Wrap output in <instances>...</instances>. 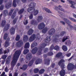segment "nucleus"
Instances as JSON below:
<instances>
[{
    "label": "nucleus",
    "instance_id": "1",
    "mask_svg": "<svg viewBox=\"0 0 76 76\" xmlns=\"http://www.w3.org/2000/svg\"><path fill=\"white\" fill-rule=\"evenodd\" d=\"M21 51L20 50H17L15 51L13 56V60L11 64V70H13V68L16 64L18 58L21 53Z\"/></svg>",
    "mask_w": 76,
    "mask_h": 76
},
{
    "label": "nucleus",
    "instance_id": "2",
    "mask_svg": "<svg viewBox=\"0 0 76 76\" xmlns=\"http://www.w3.org/2000/svg\"><path fill=\"white\" fill-rule=\"evenodd\" d=\"M51 37L50 36H47L45 39V42L41 44L38 52V54L39 55H41L42 54V52L43 49L45 48L47 45V44L49 43L50 41Z\"/></svg>",
    "mask_w": 76,
    "mask_h": 76
},
{
    "label": "nucleus",
    "instance_id": "3",
    "mask_svg": "<svg viewBox=\"0 0 76 76\" xmlns=\"http://www.w3.org/2000/svg\"><path fill=\"white\" fill-rule=\"evenodd\" d=\"M36 5V4L34 2H31L29 4V7H31L27 9L28 12H34V16H36L39 13L38 10H35V6Z\"/></svg>",
    "mask_w": 76,
    "mask_h": 76
},
{
    "label": "nucleus",
    "instance_id": "4",
    "mask_svg": "<svg viewBox=\"0 0 76 76\" xmlns=\"http://www.w3.org/2000/svg\"><path fill=\"white\" fill-rule=\"evenodd\" d=\"M64 62L65 61L64 60L61 59L58 63V65L61 66V67L62 69L59 72V74L61 76H64L65 75V70L64 69L65 66L64 64Z\"/></svg>",
    "mask_w": 76,
    "mask_h": 76
},
{
    "label": "nucleus",
    "instance_id": "5",
    "mask_svg": "<svg viewBox=\"0 0 76 76\" xmlns=\"http://www.w3.org/2000/svg\"><path fill=\"white\" fill-rule=\"evenodd\" d=\"M64 20L65 22L66 23L68 24V26H69L70 29H74L75 31H76V26H74V27L73 26H72V25L70 24L71 23V22L69 21V20L65 18H64Z\"/></svg>",
    "mask_w": 76,
    "mask_h": 76
},
{
    "label": "nucleus",
    "instance_id": "6",
    "mask_svg": "<svg viewBox=\"0 0 76 76\" xmlns=\"http://www.w3.org/2000/svg\"><path fill=\"white\" fill-rule=\"evenodd\" d=\"M76 69V64L75 65L72 63H69L68 65L67 69L69 70H72L74 69Z\"/></svg>",
    "mask_w": 76,
    "mask_h": 76
},
{
    "label": "nucleus",
    "instance_id": "7",
    "mask_svg": "<svg viewBox=\"0 0 76 76\" xmlns=\"http://www.w3.org/2000/svg\"><path fill=\"white\" fill-rule=\"evenodd\" d=\"M53 49L57 51H58L60 50L59 47L58 46L56 45L54 47L53 45H52L49 49L50 50H52Z\"/></svg>",
    "mask_w": 76,
    "mask_h": 76
},
{
    "label": "nucleus",
    "instance_id": "8",
    "mask_svg": "<svg viewBox=\"0 0 76 76\" xmlns=\"http://www.w3.org/2000/svg\"><path fill=\"white\" fill-rule=\"evenodd\" d=\"M23 43L22 40H20L18 42H16V46L20 48L22 46Z\"/></svg>",
    "mask_w": 76,
    "mask_h": 76
},
{
    "label": "nucleus",
    "instance_id": "9",
    "mask_svg": "<svg viewBox=\"0 0 76 76\" xmlns=\"http://www.w3.org/2000/svg\"><path fill=\"white\" fill-rule=\"evenodd\" d=\"M45 24L44 23H40L38 25V28L39 29H43L45 27Z\"/></svg>",
    "mask_w": 76,
    "mask_h": 76
},
{
    "label": "nucleus",
    "instance_id": "10",
    "mask_svg": "<svg viewBox=\"0 0 76 76\" xmlns=\"http://www.w3.org/2000/svg\"><path fill=\"white\" fill-rule=\"evenodd\" d=\"M55 30L54 29L52 28L48 31V33L50 35H53L55 34Z\"/></svg>",
    "mask_w": 76,
    "mask_h": 76
},
{
    "label": "nucleus",
    "instance_id": "11",
    "mask_svg": "<svg viewBox=\"0 0 76 76\" xmlns=\"http://www.w3.org/2000/svg\"><path fill=\"white\" fill-rule=\"evenodd\" d=\"M54 9L57 11H61L64 12V10L63 9L61 8V7L60 5H59L58 7L55 6V8H54Z\"/></svg>",
    "mask_w": 76,
    "mask_h": 76
},
{
    "label": "nucleus",
    "instance_id": "12",
    "mask_svg": "<svg viewBox=\"0 0 76 76\" xmlns=\"http://www.w3.org/2000/svg\"><path fill=\"white\" fill-rule=\"evenodd\" d=\"M36 37V35L35 34H33L32 35H31V37L29 39V41L30 42H32L34 41Z\"/></svg>",
    "mask_w": 76,
    "mask_h": 76
},
{
    "label": "nucleus",
    "instance_id": "13",
    "mask_svg": "<svg viewBox=\"0 0 76 76\" xmlns=\"http://www.w3.org/2000/svg\"><path fill=\"white\" fill-rule=\"evenodd\" d=\"M11 56H9L7 58H6L5 64H9L10 63L11 60Z\"/></svg>",
    "mask_w": 76,
    "mask_h": 76
},
{
    "label": "nucleus",
    "instance_id": "14",
    "mask_svg": "<svg viewBox=\"0 0 76 76\" xmlns=\"http://www.w3.org/2000/svg\"><path fill=\"white\" fill-rule=\"evenodd\" d=\"M32 57V54L31 53H29L27 54L26 56V58L27 60L30 61Z\"/></svg>",
    "mask_w": 76,
    "mask_h": 76
},
{
    "label": "nucleus",
    "instance_id": "15",
    "mask_svg": "<svg viewBox=\"0 0 76 76\" xmlns=\"http://www.w3.org/2000/svg\"><path fill=\"white\" fill-rule=\"evenodd\" d=\"M35 60V59L34 58H33L32 60H31L30 61H29V62L28 64V66L30 67L33 64H34V62Z\"/></svg>",
    "mask_w": 76,
    "mask_h": 76
},
{
    "label": "nucleus",
    "instance_id": "16",
    "mask_svg": "<svg viewBox=\"0 0 76 76\" xmlns=\"http://www.w3.org/2000/svg\"><path fill=\"white\" fill-rule=\"evenodd\" d=\"M42 62V59L40 58H38L36 60L35 62V64L37 65L39 64H41Z\"/></svg>",
    "mask_w": 76,
    "mask_h": 76
},
{
    "label": "nucleus",
    "instance_id": "17",
    "mask_svg": "<svg viewBox=\"0 0 76 76\" xmlns=\"http://www.w3.org/2000/svg\"><path fill=\"white\" fill-rule=\"evenodd\" d=\"M15 28H14L13 27H12L10 29V33L11 35H13L15 33Z\"/></svg>",
    "mask_w": 76,
    "mask_h": 76
},
{
    "label": "nucleus",
    "instance_id": "18",
    "mask_svg": "<svg viewBox=\"0 0 76 76\" xmlns=\"http://www.w3.org/2000/svg\"><path fill=\"white\" fill-rule=\"evenodd\" d=\"M62 56V53L61 52H58L56 55V57L59 58Z\"/></svg>",
    "mask_w": 76,
    "mask_h": 76
},
{
    "label": "nucleus",
    "instance_id": "19",
    "mask_svg": "<svg viewBox=\"0 0 76 76\" xmlns=\"http://www.w3.org/2000/svg\"><path fill=\"white\" fill-rule=\"evenodd\" d=\"M45 61V64H47V65H49L50 64V60L48 58L47 59H44Z\"/></svg>",
    "mask_w": 76,
    "mask_h": 76
},
{
    "label": "nucleus",
    "instance_id": "20",
    "mask_svg": "<svg viewBox=\"0 0 76 76\" xmlns=\"http://www.w3.org/2000/svg\"><path fill=\"white\" fill-rule=\"evenodd\" d=\"M12 5V3H8L5 4V7L7 9H9L10 7H11Z\"/></svg>",
    "mask_w": 76,
    "mask_h": 76
},
{
    "label": "nucleus",
    "instance_id": "21",
    "mask_svg": "<svg viewBox=\"0 0 76 76\" xmlns=\"http://www.w3.org/2000/svg\"><path fill=\"white\" fill-rule=\"evenodd\" d=\"M19 2V0H14L13 2V6L14 7H15L16 6V2L17 3H18Z\"/></svg>",
    "mask_w": 76,
    "mask_h": 76
},
{
    "label": "nucleus",
    "instance_id": "22",
    "mask_svg": "<svg viewBox=\"0 0 76 76\" xmlns=\"http://www.w3.org/2000/svg\"><path fill=\"white\" fill-rule=\"evenodd\" d=\"M27 65L25 64L23 66V67H20V69H22V70H25L27 69Z\"/></svg>",
    "mask_w": 76,
    "mask_h": 76
},
{
    "label": "nucleus",
    "instance_id": "23",
    "mask_svg": "<svg viewBox=\"0 0 76 76\" xmlns=\"http://www.w3.org/2000/svg\"><path fill=\"white\" fill-rule=\"evenodd\" d=\"M37 50L38 48H34L33 49H32V50H31V53H32L33 54H36Z\"/></svg>",
    "mask_w": 76,
    "mask_h": 76
},
{
    "label": "nucleus",
    "instance_id": "24",
    "mask_svg": "<svg viewBox=\"0 0 76 76\" xmlns=\"http://www.w3.org/2000/svg\"><path fill=\"white\" fill-rule=\"evenodd\" d=\"M31 25H37V23L36 20H31Z\"/></svg>",
    "mask_w": 76,
    "mask_h": 76
},
{
    "label": "nucleus",
    "instance_id": "25",
    "mask_svg": "<svg viewBox=\"0 0 76 76\" xmlns=\"http://www.w3.org/2000/svg\"><path fill=\"white\" fill-rule=\"evenodd\" d=\"M10 27V24H6V26H5V27H4V30H5V31H7L9 29Z\"/></svg>",
    "mask_w": 76,
    "mask_h": 76
},
{
    "label": "nucleus",
    "instance_id": "26",
    "mask_svg": "<svg viewBox=\"0 0 76 76\" xmlns=\"http://www.w3.org/2000/svg\"><path fill=\"white\" fill-rule=\"evenodd\" d=\"M59 37V35H56L55 36V38L54 39V41L56 42H58V38Z\"/></svg>",
    "mask_w": 76,
    "mask_h": 76
},
{
    "label": "nucleus",
    "instance_id": "27",
    "mask_svg": "<svg viewBox=\"0 0 76 76\" xmlns=\"http://www.w3.org/2000/svg\"><path fill=\"white\" fill-rule=\"evenodd\" d=\"M34 30H32L31 28H30V29H29L28 32V34L29 35H31L34 32Z\"/></svg>",
    "mask_w": 76,
    "mask_h": 76
},
{
    "label": "nucleus",
    "instance_id": "28",
    "mask_svg": "<svg viewBox=\"0 0 76 76\" xmlns=\"http://www.w3.org/2000/svg\"><path fill=\"white\" fill-rule=\"evenodd\" d=\"M43 19V18L42 16H38L37 20L38 22H41V21Z\"/></svg>",
    "mask_w": 76,
    "mask_h": 76
},
{
    "label": "nucleus",
    "instance_id": "29",
    "mask_svg": "<svg viewBox=\"0 0 76 76\" xmlns=\"http://www.w3.org/2000/svg\"><path fill=\"white\" fill-rule=\"evenodd\" d=\"M62 49L64 51H67L68 50L67 47L65 45H64L62 47Z\"/></svg>",
    "mask_w": 76,
    "mask_h": 76
},
{
    "label": "nucleus",
    "instance_id": "30",
    "mask_svg": "<svg viewBox=\"0 0 76 76\" xmlns=\"http://www.w3.org/2000/svg\"><path fill=\"white\" fill-rule=\"evenodd\" d=\"M30 47V45L29 42H27L25 45L24 48H29Z\"/></svg>",
    "mask_w": 76,
    "mask_h": 76
},
{
    "label": "nucleus",
    "instance_id": "31",
    "mask_svg": "<svg viewBox=\"0 0 76 76\" xmlns=\"http://www.w3.org/2000/svg\"><path fill=\"white\" fill-rule=\"evenodd\" d=\"M37 45V42H34L31 44V47L34 48V47L36 46Z\"/></svg>",
    "mask_w": 76,
    "mask_h": 76
},
{
    "label": "nucleus",
    "instance_id": "32",
    "mask_svg": "<svg viewBox=\"0 0 76 76\" xmlns=\"http://www.w3.org/2000/svg\"><path fill=\"white\" fill-rule=\"evenodd\" d=\"M69 2L70 3V4H72V5L70 6V7L74 9H75V7L74 6L73 4H72V3H74V2H73V1H72L71 0H69Z\"/></svg>",
    "mask_w": 76,
    "mask_h": 76
},
{
    "label": "nucleus",
    "instance_id": "33",
    "mask_svg": "<svg viewBox=\"0 0 76 76\" xmlns=\"http://www.w3.org/2000/svg\"><path fill=\"white\" fill-rule=\"evenodd\" d=\"M28 38L29 37L27 36V35H25L23 36V40L24 41H27L28 39Z\"/></svg>",
    "mask_w": 76,
    "mask_h": 76
},
{
    "label": "nucleus",
    "instance_id": "34",
    "mask_svg": "<svg viewBox=\"0 0 76 76\" xmlns=\"http://www.w3.org/2000/svg\"><path fill=\"white\" fill-rule=\"evenodd\" d=\"M48 30V28L47 27H46L43 29V30H42V32L43 34H45L46 32Z\"/></svg>",
    "mask_w": 76,
    "mask_h": 76
},
{
    "label": "nucleus",
    "instance_id": "35",
    "mask_svg": "<svg viewBox=\"0 0 76 76\" xmlns=\"http://www.w3.org/2000/svg\"><path fill=\"white\" fill-rule=\"evenodd\" d=\"M24 10H25L24 8H22L20 10L18 13L19 15H20L23 13Z\"/></svg>",
    "mask_w": 76,
    "mask_h": 76
},
{
    "label": "nucleus",
    "instance_id": "36",
    "mask_svg": "<svg viewBox=\"0 0 76 76\" xmlns=\"http://www.w3.org/2000/svg\"><path fill=\"white\" fill-rule=\"evenodd\" d=\"M9 45L10 44L9 42L7 40H6L5 43V47L7 48Z\"/></svg>",
    "mask_w": 76,
    "mask_h": 76
},
{
    "label": "nucleus",
    "instance_id": "37",
    "mask_svg": "<svg viewBox=\"0 0 76 76\" xmlns=\"http://www.w3.org/2000/svg\"><path fill=\"white\" fill-rule=\"evenodd\" d=\"M8 14V12L7 10H4V16H7Z\"/></svg>",
    "mask_w": 76,
    "mask_h": 76
},
{
    "label": "nucleus",
    "instance_id": "38",
    "mask_svg": "<svg viewBox=\"0 0 76 76\" xmlns=\"http://www.w3.org/2000/svg\"><path fill=\"white\" fill-rule=\"evenodd\" d=\"M43 10H44L45 11L47 12H48L49 13H51V12L50 11V10H48V8H43Z\"/></svg>",
    "mask_w": 76,
    "mask_h": 76
},
{
    "label": "nucleus",
    "instance_id": "39",
    "mask_svg": "<svg viewBox=\"0 0 76 76\" xmlns=\"http://www.w3.org/2000/svg\"><path fill=\"white\" fill-rule=\"evenodd\" d=\"M6 22L5 20H3L1 22V26L3 27H4L5 26Z\"/></svg>",
    "mask_w": 76,
    "mask_h": 76
},
{
    "label": "nucleus",
    "instance_id": "40",
    "mask_svg": "<svg viewBox=\"0 0 76 76\" xmlns=\"http://www.w3.org/2000/svg\"><path fill=\"white\" fill-rule=\"evenodd\" d=\"M8 37V34L7 33H6L4 34L3 37L4 39H7Z\"/></svg>",
    "mask_w": 76,
    "mask_h": 76
},
{
    "label": "nucleus",
    "instance_id": "41",
    "mask_svg": "<svg viewBox=\"0 0 76 76\" xmlns=\"http://www.w3.org/2000/svg\"><path fill=\"white\" fill-rule=\"evenodd\" d=\"M16 14V12H14L13 13V14H12L11 17V18L12 19H14V18L15 17V15Z\"/></svg>",
    "mask_w": 76,
    "mask_h": 76
},
{
    "label": "nucleus",
    "instance_id": "42",
    "mask_svg": "<svg viewBox=\"0 0 76 76\" xmlns=\"http://www.w3.org/2000/svg\"><path fill=\"white\" fill-rule=\"evenodd\" d=\"M10 51V50L9 49H7L6 50H5L4 51V54H7V53L8 54L9 53Z\"/></svg>",
    "mask_w": 76,
    "mask_h": 76
},
{
    "label": "nucleus",
    "instance_id": "43",
    "mask_svg": "<svg viewBox=\"0 0 76 76\" xmlns=\"http://www.w3.org/2000/svg\"><path fill=\"white\" fill-rule=\"evenodd\" d=\"M45 71V70L43 69H41L39 71V74H42Z\"/></svg>",
    "mask_w": 76,
    "mask_h": 76
},
{
    "label": "nucleus",
    "instance_id": "44",
    "mask_svg": "<svg viewBox=\"0 0 76 76\" xmlns=\"http://www.w3.org/2000/svg\"><path fill=\"white\" fill-rule=\"evenodd\" d=\"M29 52V50L28 49L25 50L23 51V54H27V53H28Z\"/></svg>",
    "mask_w": 76,
    "mask_h": 76
},
{
    "label": "nucleus",
    "instance_id": "45",
    "mask_svg": "<svg viewBox=\"0 0 76 76\" xmlns=\"http://www.w3.org/2000/svg\"><path fill=\"white\" fill-rule=\"evenodd\" d=\"M65 34H66V32L65 31H62L61 32L60 34H59V35H60V36L61 37H63L64 35Z\"/></svg>",
    "mask_w": 76,
    "mask_h": 76
},
{
    "label": "nucleus",
    "instance_id": "46",
    "mask_svg": "<svg viewBox=\"0 0 76 76\" xmlns=\"http://www.w3.org/2000/svg\"><path fill=\"white\" fill-rule=\"evenodd\" d=\"M72 43L70 41H69V42H65V45H69V46H70L71 45Z\"/></svg>",
    "mask_w": 76,
    "mask_h": 76
},
{
    "label": "nucleus",
    "instance_id": "47",
    "mask_svg": "<svg viewBox=\"0 0 76 76\" xmlns=\"http://www.w3.org/2000/svg\"><path fill=\"white\" fill-rule=\"evenodd\" d=\"M69 39V36H66V38H63V39H62V42H64L65 41H66V40L67 39Z\"/></svg>",
    "mask_w": 76,
    "mask_h": 76
},
{
    "label": "nucleus",
    "instance_id": "48",
    "mask_svg": "<svg viewBox=\"0 0 76 76\" xmlns=\"http://www.w3.org/2000/svg\"><path fill=\"white\" fill-rule=\"evenodd\" d=\"M39 69L38 68H35L34 69V72L35 73H37L39 72Z\"/></svg>",
    "mask_w": 76,
    "mask_h": 76
},
{
    "label": "nucleus",
    "instance_id": "49",
    "mask_svg": "<svg viewBox=\"0 0 76 76\" xmlns=\"http://www.w3.org/2000/svg\"><path fill=\"white\" fill-rule=\"evenodd\" d=\"M20 36H19V35H17L16 38H15V40H16V41H18L19 39H20Z\"/></svg>",
    "mask_w": 76,
    "mask_h": 76
},
{
    "label": "nucleus",
    "instance_id": "50",
    "mask_svg": "<svg viewBox=\"0 0 76 76\" xmlns=\"http://www.w3.org/2000/svg\"><path fill=\"white\" fill-rule=\"evenodd\" d=\"M49 56H52L53 55V53L52 52H48L47 53Z\"/></svg>",
    "mask_w": 76,
    "mask_h": 76
},
{
    "label": "nucleus",
    "instance_id": "51",
    "mask_svg": "<svg viewBox=\"0 0 76 76\" xmlns=\"http://www.w3.org/2000/svg\"><path fill=\"white\" fill-rule=\"evenodd\" d=\"M17 21V18H15L13 21V24L14 25H15Z\"/></svg>",
    "mask_w": 76,
    "mask_h": 76
},
{
    "label": "nucleus",
    "instance_id": "52",
    "mask_svg": "<svg viewBox=\"0 0 76 76\" xmlns=\"http://www.w3.org/2000/svg\"><path fill=\"white\" fill-rule=\"evenodd\" d=\"M7 57V56L6 55H3L2 56V58L4 60H5L6 58Z\"/></svg>",
    "mask_w": 76,
    "mask_h": 76
},
{
    "label": "nucleus",
    "instance_id": "53",
    "mask_svg": "<svg viewBox=\"0 0 76 76\" xmlns=\"http://www.w3.org/2000/svg\"><path fill=\"white\" fill-rule=\"evenodd\" d=\"M27 76V73L26 72L23 73L21 75V76Z\"/></svg>",
    "mask_w": 76,
    "mask_h": 76
},
{
    "label": "nucleus",
    "instance_id": "54",
    "mask_svg": "<svg viewBox=\"0 0 76 76\" xmlns=\"http://www.w3.org/2000/svg\"><path fill=\"white\" fill-rule=\"evenodd\" d=\"M69 18L73 22H76V20L74 19V18Z\"/></svg>",
    "mask_w": 76,
    "mask_h": 76
},
{
    "label": "nucleus",
    "instance_id": "55",
    "mask_svg": "<svg viewBox=\"0 0 76 76\" xmlns=\"http://www.w3.org/2000/svg\"><path fill=\"white\" fill-rule=\"evenodd\" d=\"M48 51V48H46L44 50V52L45 53H46Z\"/></svg>",
    "mask_w": 76,
    "mask_h": 76
},
{
    "label": "nucleus",
    "instance_id": "56",
    "mask_svg": "<svg viewBox=\"0 0 76 76\" xmlns=\"http://www.w3.org/2000/svg\"><path fill=\"white\" fill-rule=\"evenodd\" d=\"M71 56V53H67L66 54V56L68 57H69Z\"/></svg>",
    "mask_w": 76,
    "mask_h": 76
},
{
    "label": "nucleus",
    "instance_id": "57",
    "mask_svg": "<svg viewBox=\"0 0 76 76\" xmlns=\"http://www.w3.org/2000/svg\"><path fill=\"white\" fill-rule=\"evenodd\" d=\"M29 18L30 19H32L33 18V15L32 14H31V15L30 16H29Z\"/></svg>",
    "mask_w": 76,
    "mask_h": 76
},
{
    "label": "nucleus",
    "instance_id": "58",
    "mask_svg": "<svg viewBox=\"0 0 76 76\" xmlns=\"http://www.w3.org/2000/svg\"><path fill=\"white\" fill-rule=\"evenodd\" d=\"M6 72H7L9 71V70L7 68V66H6L5 68V69L4 70Z\"/></svg>",
    "mask_w": 76,
    "mask_h": 76
},
{
    "label": "nucleus",
    "instance_id": "59",
    "mask_svg": "<svg viewBox=\"0 0 76 76\" xmlns=\"http://www.w3.org/2000/svg\"><path fill=\"white\" fill-rule=\"evenodd\" d=\"M28 21L27 20H26V21L24 22V24L25 25H26L28 23Z\"/></svg>",
    "mask_w": 76,
    "mask_h": 76
},
{
    "label": "nucleus",
    "instance_id": "60",
    "mask_svg": "<svg viewBox=\"0 0 76 76\" xmlns=\"http://www.w3.org/2000/svg\"><path fill=\"white\" fill-rule=\"evenodd\" d=\"M48 56V54L47 53L46 54H44L43 55V56L45 58L47 57Z\"/></svg>",
    "mask_w": 76,
    "mask_h": 76
},
{
    "label": "nucleus",
    "instance_id": "61",
    "mask_svg": "<svg viewBox=\"0 0 76 76\" xmlns=\"http://www.w3.org/2000/svg\"><path fill=\"white\" fill-rule=\"evenodd\" d=\"M4 8V6L3 5H1L0 7V10H2L3 9V8Z\"/></svg>",
    "mask_w": 76,
    "mask_h": 76
},
{
    "label": "nucleus",
    "instance_id": "62",
    "mask_svg": "<svg viewBox=\"0 0 76 76\" xmlns=\"http://www.w3.org/2000/svg\"><path fill=\"white\" fill-rule=\"evenodd\" d=\"M2 50V48H1L0 49V54H3Z\"/></svg>",
    "mask_w": 76,
    "mask_h": 76
},
{
    "label": "nucleus",
    "instance_id": "63",
    "mask_svg": "<svg viewBox=\"0 0 76 76\" xmlns=\"http://www.w3.org/2000/svg\"><path fill=\"white\" fill-rule=\"evenodd\" d=\"M55 66H56V64H53L51 65V67L52 68H54V67Z\"/></svg>",
    "mask_w": 76,
    "mask_h": 76
},
{
    "label": "nucleus",
    "instance_id": "64",
    "mask_svg": "<svg viewBox=\"0 0 76 76\" xmlns=\"http://www.w3.org/2000/svg\"><path fill=\"white\" fill-rule=\"evenodd\" d=\"M5 74V72H4L2 73L1 75V76H4Z\"/></svg>",
    "mask_w": 76,
    "mask_h": 76
}]
</instances>
